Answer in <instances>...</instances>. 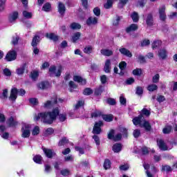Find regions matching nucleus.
I'll return each instance as SVG.
<instances>
[{
  "instance_id": "nucleus-1",
  "label": "nucleus",
  "mask_w": 177,
  "mask_h": 177,
  "mask_svg": "<svg viewBox=\"0 0 177 177\" xmlns=\"http://www.w3.org/2000/svg\"><path fill=\"white\" fill-rule=\"evenodd\" d=\"M59 113V107H55L51 111L42 112L35 115L34 120L35 121L41 120L44 124H53Z\"/></svg>"
},
{
  "instance_id": "nucleus-2",
  "label": "nucleus",
  "mask_w": 177,
  "mask_h": 177,
  "mask_svg": "<svg viewBox=\"0 0 177 177\" xmlns=\"http://www.w3.org/2000/svg\"><path fill=\"white\" fill-rule=\"evenodd\" d=\"M133 124L134 125H140L141 128H145L146 131H150L151 129L150 123L145 120L142 114L133 119Z\"/></svg>"
},
{
  "instance_id": "nucleus-3",
  "label": "nucleus",
  "mask_w": 177,
  "mask_h": 177,
  "mask_svg": "<svg viewBox=\"0 0 177 177\" xmlns=\"http://www.w3.org/2000/svg\"><path fill=\"white\" fill-rule=\"evenodd\" d=\"M62 71H63V66L62 65L57 67L53 65L49 68L48 74L50 77H60L62 75Z\"/></svg>"
},
{
  "instance_id": "nucleus-4",
  "label": "nucleus",
  "mask_w": 177,
  "mask_h": 177,
  "mask_svg": "<svg viewBox=\"0 0 177 177\" xmlns=\"http://www.w3.org/2000/svg\"><path fill=\"white\" fill-rule=\"evenodd\" d=\"M30 130H31V124L24 123L21 129L22 138H30V135L31 134L30 131Z\"/></svg>"
},
{
  "instance_id": "nucleus-5",
  "label": "nucleus",
  "mask_w": 177,
  "mask_h": 177,
  "mask_svg": "<svg viewBox=\"0 0 177 177\" xmlns=\"http://www.w3.org/2000/svg\"><path fill=\"white\" fill-rule=\"evenodd\" d=\"M102 127H103V122L99 121L95 122L93 129V133H95V135L100 134L102 132Z\"/></svg>"
},
{
  "instance_id": "nucleus-6",
  "label": "nucleus",
  "mask_w": 177,
  "mask_h": 177,
  "mask_svg": "<svg viewBox=\"0 0 177 177\" xmlns=\"http://www.w3.org/2000/svg\"><path fill=\"white\" fill-rule=\"evenodd\" d=\"M17 57V53L15 50H10L6 55V60L7 62H13V60H16Z\"/></svg>"
},
{
  "instance_id": "nucleus-7",
  "label": "nucleus",
  "mask_w": 177,
  "mask_h": 177,
  "mask_svg": "<svg viewBox=\"0 0 177 177\" xmlns=\"http://www.w3.org/2000/svg\"><path fill=\"white\" fill-rule=\"evenodd\" d=\"M122 138V135L121 133H118L117 135L114 136V130H111L108 134V138L112 139L115 140V142H118V140H121Z\"/></svg>"
},
{
  "instance_id": "nucleus-8",
  "label": "nucleus",
  "mask_w": 177,
  "mask_h": 177,
  "mask_svg": "<svg viewBox=\"0 0 177 177\" xmlns=\"http://www.w3.org/2000/svg\"><path fill=\"white\" fill-rule=\"evenodd\" d=\"M56 103H57V100H48L44 103L43 107L44 109H52V107H55Z\"/></svg>"
},
{
  "instance_id": "nucleus-9",
  "label": "nucleus",
  "mask_w": 177,
  "mask_h": 177,
  "mask_svg": "<svg viewBox=\"0 0 177 177\" xmlns=\"http://www.w3.org/2000/svg\"><path fill=\"white\" fill-rule=\"evenodd\" d=\"M158 146L160 150L165 151L167 150H171V148H169L167 146V144L162 140H157Z\"/></svg>"
},
{
  "instance_id": "nucleus-10",
  "label": "nucleus",
  "mask_w": 177,
  "mask_h": 177,
  "mask_svg": "<svg viewBox=\"0 0 177 177\" xmlns=\"http://www.w3.org/2000/svg\"><path fill=\"white\" fill-rule=\"evenodd\" d=\"M99 19L97 17H90L86 20L87 26H96Z\"/></svg>"
},
{
  "instance_id": "nucleus-11",
  "label": "nucleus",
  "mask_w": 177,
  "mask_h": 177,
  "mask_svg": "<svg viewBox=\"0 0 177 177\" xmlns=\"http://www.w3.org/2000/svg\"><path fill=\"white\" fill-rule=\"evenodd\" d=\"M18 94L19 90L17 88H12L10 91V100L15 102L17 99Z\"/></svg>"
},
{
  "instance_id": "nucleus-12",
  "label": "nucleus",
  "mask_w": 177,
  "mask_h": 177,
  "mask_svg": "<svg viewBox=\"0 0 177 177\" xmlns=\"http://www.w3.org/2000/svg\"><path fill=\"white\" fill-rule=\"evenodd\" d=\"M18 18H19V12H17V11H15L12 13L10 14L8 17V20L10 23H15Z\"/></svg>"
},
{
  "instance_id": "nucleus-13",
  "label": "nucleus",
  "mask_w": 177,
  "mask_h": 177,
  "mask_svg": "<svg viewBox=\"0 0 177 177\" xmlns=\"http://www.w3.org/2000/svg\"><path fill=\"white\" fill-rule=\"evenodd\" d=\"M159 15L160 20H162V21H165V19H167V15H165V6H162L159 8Z\"/></svg>"
},
{
  "instance_id": "nucleus-14",
  "label": "nucleus",
  "mask_w": 177,
  "mask_h": 177,
  "mask_svg": "<svg viewBox=\"0 0 177 177\" xmlns=\"http://www.w3.org/2000/svg\"><path fill=\"white\" fill-rule=\"evenodd\" d=\"M43 151L45 153L46 156L48 157V158H52V157H53V156L56 154L55 151H53V150L46 148H44Z\"/></svg>"
},
{
  "instance_id": "nucleus-15",
  "label": "nucleus",
  "mask_w": 177,
  "mask_h": 177,
  "mask_svg": "<svg viewBox=\"0 0 177 177\" xmlns=\"http://www.w3.org/2000/svg\"><path fill=\"white\" fill-rule=\"evenodd\" d=\"M73 81L78 82V84H81V85H85V84H86V80L78 75H75L73 77Z\"/></svg>"
},
{
  "instance_id": "nucleus-16",
  "label": "nucleus",
  "mask_w": 177,
  "mask_h": 177,
  "mask_svg": "<svg viewBox=\"0 0 177 177\" xmlns=\"http://www.w3.org/2000/svg\"><path fill=\"white\" fill-rule=\"evenodd\" d=\"M119 52H120L122 55H124V56H127V57H132V53L125 48H120Z\"/></svg>"
},
{
  "instance_id": "nucleus-17",
  "label": "nucleus",
  "mask_w": 177,
  "mask_h": 177,
  "mask_svg": "<svg viewBox=\"0 0 177 177\" xmlns=\"http://www.w3.org/2000/svg\"><path fill=\"white\" fill-rule=\"evenodd\" d=\"M50 86V84L48 82H41L37 84V88L39 89H48Z\"/></svg>"
},
{
  "instance_id": "nucleus-18",
  "label": "nucleus",
  "mask_w": 177,
  "mask_h": 177,
  "mask_svg": "<svg viewBox=\"0 0 177 177\" xmlns=\"http://www.w3.org/2000/svg\"><path fill=\"white\" fill-rule=\"evenodd\" d=\"M6 129L5 126H0V135L3 139H8L9 138V133L3 132Z\"/></svg>"
},
{
  "instance_id": "nucleus-19",
  "label": "nucleus",
  "mask_w": 177,
  "mask_h": 177,
  "mask_svg": "<svg viewBox=\"0 0 177 177\" xmlns=\"http://www.w3.org/2000/svg\"><path fill=\"white\" fill-rule=\"evenodd\" d=\"M158 55L162 60L167 59V50L164 48L159 50Z\"/></svg>"
},
{
  "instance_id": "nucleus-20",
  "label": "nucleus",
  "mask_w": 177,
  "mask_h": 177,
  "mask_svg": "<svg viewBox=\"0 0 177 177\" xmlns=\"http://www.w3.org/2000/svg\"><path fill=\"white\" fill-rule=\"evenodd\" d=\"M58 12L61 15V16H63L66 12V6L63 3L59 2L58 3Z\"/></svg>"
},
{
  "instance_id": "nucleus-21",
  "label": "nucleus",
  "mask_w": 177,
  "mask_h": 177,
  "mask_svg": "<svg viewBox=\"0 0 177 177\" xmlns=\"http://www.w3.org/2000/svg\"><path fill=\"white\" fill-rule=\"evenodd\" d=\"M138 24H132L129 27L127 28V32H132V31H136L138 30Z\"/></svg>"
},
{
  "instance_id": "nucleus-22",
  "label": "nucleus",
  "mask_w": 177,
  "mask_h": 177,
  "mask_svg": "<svg viewBox=\"0 0 177 177\" xmlns=\"http://www.w3.org/2000/svg\"><path fill=\"white\" fill-rule=\"evenodd\" d=\"M46 37L48 38V39H51L52 41H54L55 42L59 39V37L54 33H47L46 35Z\"/></svg>"
},
{
  "instance_id": "nucleus-23",
  "label": "nucleus",
  "mask_w": 177,
  "mask_h": 177,
  "mask_svg": "<svg viewBox=\"0 0 177 177\" xmlns=\"http://www.w3.org/2000/svg\"><path fill=\"white\" fill-rule=\"evenodd\" d=\"M146 23L147 26H153V15L148 14L146 18Z\"/></svg>"
},
{
  "instance_id": "nucleus-24",
  "label": "nucleus",
  "mask_w": 177,
  "mask_h": 177,
  "mask_svg": "<svg viewBox=\"0 0 177 177\" xmlns=\"http://www.w3.org/2000/svg\"><path fill=\"white\" fill-rule=\"evenodd\" d=\"M122 149V145L121 144L116 143L113 146V151L114 153H120Z\"/></svg>"
},
{
  "instance_id": "nucleus-25",
  "label": "nucleus",
  "mask_w": 177,
  "mask_h": 177,
  "mask_svg": "<svg viewBox=\"0 0 177 177\" xmlns=\"http://www.w3.org/2000/svg\"><path fill=\"white\" fill-rule=\"evenodd\" d=\"M101 53L104 55V56H113V50H109V49H102L101 50Z\"/></svg>"
},
{
  "instance_id": "nucleus-26",
  "label": "nucleus",
  "mask_w": 177,
  "mask_h": 177,
  "mask_svg": "<svg viewBox=\"0 0 177 177\" xmlns=\"http://www.w3.org/2000/svg\"><path fill=\"white\" fill-rule=\"evenodd\" d=\"M7 124L9 127H16V125H17V121L15 120V119L11 117L7 121Z\"/></svg>"
},
{
  "instance_id": "nucleus-27",
  "label": "nucleus",
  "mask_w": 177,
  "mask_h": 177,
  "mask_svg": "<svg viewBox=\"0 0 177 177\" xmlns=\"http://www.w3.org/2000/svg\"><path fill=\"white\" fill-rule=\"evenodd\" d=\"M111 62H110V59H107L105 62V66L104 67V70L105 73H110Z\"/></svg>"
},
{
  "instance_id": "nucleus-28",
  "label": "nucleus",
  "mask_w": 177,
  "mask_h": 177,
  "mask_svg": "<svg viewBox=\"0 0 177 177\" xmlns=\"http://www.w3.org/2000/svg\"><path fill=\"white\" fill-rule=\"evenodd\" d=\"M80 37H81V32H75L72 35V41L75 43L77 42V41H78V39H80Z\"/></svg>"
},
{
  "instance_id": "nucleus-29",
  "label": "nucleus",
  "mask_w": 177,
  "mask_h": 177,
  "mask_svg": "<svg viewBox=\"0 0 177 177\" xmlns=\"http://www.w3.org/2000/svg\"><path fill=\"white\" fill-rule=\"evenodd\" d=\"M131 17L134 23H138L139 21V15L136 12H133L131 15Z\"/></svg>"
},
{
  "instance_id": "nucleus-30",
  "label": "nucleus",
  "mask_w": 177,
  "mask_h": 177,
  "mask_svg": "<svg viewBox=\"0 0 177 177\" xmlns=\"http://www.w3.org/2000/svg\"><path fill=\"white\" fill-rule=\"evenodd\" d=\"M50 9H52V6L50 4V3H46L43 6L41 10H44V12H50Z\"/></svg>"
},
{
  "instance_id": "nucleus-31",
  "label": "nucleus",
  "mask_w": 177,
  "mask_h": 177,
  "mask_svg": "<svg viewBox=\"0 0 177 177\" xmlns=\"http://www.w3.org/2000/svg\"><path fill=\"white\" fill-rule=\"evenodd\" d=\"M102 118L104 121H106V122H111V121H113L114 117L113 115H102Z\"/></svg>"
},
{
  "instance_id": "nucleus-32",
  "label": "nucleus",
  "mask_w": 177,
  "mask_h": 177,
  "mask_svg": "<svg viewBox=\"0 0 177 177\" xmlns=\"http://www.w3.org/2000/svg\"><path fill=\"white\" fill-rule=\"evenodd\" d=\"M33 161H35L36 164H42V156L36 155L33 158Z\"/></svg>"
},
{
  "instance_id": "nucleus-33",
  "label": "nucleus",
  "mask_w": 177,
  "mask_h": 177,
  "mask_svg": "<svg viewBox=\"0 0 177 177\" xmlns=\"http://www.w3.org/2000/svg\"><path fill=\"white\" fill-rule=\"evenodd\" d=\"M158 89V86H157L156 84H149L147 86V90L149 91V92H154V91H157Z\"/></svg>"
},
{
  "instance_id": "nucleus-34",
  "label": "nucleus",
  "mask_w": 177,
  "mask_h": 177,
  "mask_svg": "<svg viewBox=\"0 0 177 177\" xmlns=\"http://www.w3.org/2000/svg\"><path fill=\"white\" fill-rule=\"evenodd\" d=\"M39 42V36H35L32 39L31 46H37L38 45V43Z\"/></svg>"
},
{
  "instance_id": "nucleus-35",
  "label": "nucleus",
  "mask_w": 177,
  "mask_h": 177,
  "mask_svg": "<svg viewBox=\"0 0 177 177\" xmlns=\"http://www.w3.org/2000/svg\"><path fill=\"white\" fill-rule=\"evenodd\" d=\"M61 175L63 176H68L71 175V171L68 169H64L61 170Z\"/></svg>"
},
{
  "instance_id": "nucleus-36",
  "label": "nucleus",
  "mask_w": 177,
  "mask_h": 177,
  "mask_svg": "<svg viewBox=\"0 0 177 177\" xmlns=\"http://www.w3.org/2000/svg\"><path fill=\"white\" fill-rule=\"evenodd\" d=\"M29 103L32 104V106H38V104H39L38 99L34 98V97L30 98Z\"/></svg>"
},
{
  "instance_id": "nucleus-37",
  "label": "nucleus",
  "mask_w": 177,
  "mask_h": 177,
  "mask_svg": "<svg viewBox=\"0 0 177 177\" xmlns=\"http://www.w3.org/2000/svg\"><path fill=\"white\" fill-rule=\"evenodd\" d=\"M113 2H114V0H108L104 5V8H105V9H110V8L113 6Z\"/></svg>"
},
{
  "instance_id": "nucleus-38",
  "label": "nucleus",
  "mask_w": 177,
  "mask_h": 177,
  "mask_svg": "<svg viewBox=\"0 0 177 177\" xmlns=\"http://www.w3.org/2000/svg\"><path fill=\"white\" fill-rule=\"evenodd\" d=\"M85 104V102L83 100L78 101L77 103L75 105V110H78L80 107H82Z\"/></svg>"
},
{
  "instance_id": "nucleus-39",
  "label": "nucleus",
  "mask_w": 177,
  "mask_h": 177,
  "mask_svg": "<svg viewBox=\"0 0 177 177\" xmlns=\"http://www.w3.org/2000/svg\"><path fill=\"white\" fill-rule=\"evenodd\" d=\"M70 27L72 30H80V28H81V25L77 23H73L71 24Z\"/></svg>"
},
{
  "instance_id": "nucleus-40",
  "label": "nucleus",
  "mask_w": 177,
  "mask_h": 177,
  "mask_svg": "<svg viewBox=\"0 0 177 177\" xmlns=\"http://www.w3.org/2000/svg\"><path fill=\"white\" fill-rule=\"evenodd\" d=\"M160 81V74L156 73L155 75L152 77V82L153 84H157Z\"/></svg>"
},
{
  "instance_id": "nucleus-41",
  "label": "nucleus",
  "mask_w": 177,
  "mask_h": 177,
  "mask_svg": "<svg viewBox=\"0 0 177 177\" xmlns=\"http://www.w3.org/2000/svg\"><path fill=\"white\" fill-rule=\"evenodd\" d=\"M161 44L162 42L160 40L153 41L152 44V49H156V48H158V46H161Z\"/></svg>"
},
{
  "instance_id": "nucleus-42",
  "label": "nucleus",
  "mask_w": 177,
  "mask_h": 177,
  "mask_svg": "<svg viewBox=\"0 0 177 177\" xmlns=\"http://www.w3.org/2000/svg\"><path fill=\"white\" fill-rule=\"evenodd\" d=\"M3 74L6 75V77H10L12 75V71L8 68H6L3 71Z\"/></svg>"
},
{
  "instance_id": "nucleus-43",
  "label": "nucleus",
  "mask_w": 177,
  "mask_h": 177,
  "mask_svg": "<svg viewBox=\"0 0 177 177\" xmlns=\"http://www.w3.org/2000/svg\"><path fill=\"white\" fill-rule=\"evenodd\" d=\"M23 16L26 19H31L32 17V13L25 10L23 12Z\"/></svg>"
},
{
  "instance_id": "nucleus-44",
  "label": "nucleus",
  "mask_w": 177,
  "mask_h": 177,
  "mask_svg": "<svg viewBox=\"0 0 177 177\" xmlns=\"http://www.w3.org/2000/svg\"><path fill=\"white\" fill-rule=\"evenodd\" d=\"M111 167V162L109 160H105L104 163V168L105 169H110V167Z\"/></svg>"
},
{
  "instance_id": "nucleus-45",
  "label": "nucleus",
  "mask_w": 177,
  "mask_h": 177,
  "mask_svg": "<svg viewBox=\"0 0 177 177\" xmlns=\"http://www.w3.org/2000/svg\"><path fill=\"white\" fill-rule=\"evenodd\" d=\"M38 75H39V73H38V71H35L31 72L30 77H31L32 80H35L36 79L38 78Z\"/></svg>"
},
{
  "instance_id": "nucleus-46",
  "label": "nucleus",
  "mask_w": 177,
  "mask_h": 177,
  "mask_svg": "<svg viewBox=\"0 0 177 177\" xmlns=\"http://www.w3.org/2000/svg\"><path fill=\"white\" fill-rule=\"evenodd\" d=\"M1 99H8V88L3 90V93L0 96Z\"/></svg>"
},
{
  "instance_id": "nucleus-47",
  "label": "nucleus",
  "mask_w": 177,
  "mask_h": 177,
  "mask_svg": "<svg viewBox=\"0 0 177 177\" xmlns=\"http://www.w3.org/2000/svg\"><path fill=\"white\" fill-rule=\"evenodd\" d=\"M171 131L172 127L171 126H167L163 129L162 132L163 133H170Z\"/></svg>"
},
{
  "instance_id": "nucleus-48",
  "label": "nucleus",
  "mask_w": 177,
  "mask_h": 177,
  "mask_svg": "<svg viewBox=\"0 0 177 177\" xmlns=\"http://www.w3.org/2000/svg\"><path fill=\"white\" fill-rule=\"evenodd\" d=\"M120 103L123 106L127 104V99L124 97L123 95H121L120 97Z\"/></svg>"
},
{
  "instance_id": "nucleus-49",
  "label": "nucleus",
  "mask_w": 177,
  "mask_h": 177,
  "mask_svg": "<svg viewBox=\"0 0 177 177\" xmlns=\"http://www.w3.org/2000/svg\"><path fill=\"white\" fill-rule=\"evenodd\" d=\"M119 68L121 70V71H124V68H127V62H121L119 64Z\"/></svg>"
},
{
  "instance_id": "nucleus-50",
  "label": "nucleus",
  "mask_w": 177,
  "mask_h": 177,
  "mask_svg": "<svg viewBox=\"0 0 177 177\" xmlns=\"http://www.w3.org/2000/svg\"><path fill=\"white\" fill-rule=\"evenodd\" d=\"M39 133V127H35L32 131V135L33 136H37Z\"/></svg>"
},
{
  "instance_id": "nucleus-51",
  "label": "nucleus",
  "mask_w": 177,
  "mask_h": 177,
  "mask_svg": "<svg viewBox=\"0 0 177 177\" xmlns=\"http://www.w3.org/2000/svg\"><path fill=\"white\" fill-rule=\"evenodd\" d=\"M83 93H84V95H92V93H93V91L92 89H91L90 88H87L86 89H84Z\"/></svg>"
},
{
  "instance_id": "nucleus-52",
  "label": "nucleus",
  "mask_w": 177,
  "mask_h": 177,
  "mask_svg": "<svg viewBox=\"0 0 177 177\" xmlns=\"http://www.w3.org/2000/svg\"><path fill=\"white\" fill-rule=\"evenodd\" d=\"M66 143H68V140H67L66 138H64L59 141V146H64V145H66Z\"/></svg>"
},
{
  "instance_id": "nucleus-53",
  "label": "nucleus",
  "mask_w": 177,
  "mask_h": 177,
  "mask_svg": "<svg viewBox=\"0 0 177 177\" xmlns=\"http://www.w3.org/2000/svg\"><path fill=\"white\" fill-rule=\"evenodd\" d=\"M93 13L97 17H99L100 16V8L98 7H96L93 9Z\"/></svg>"
},
{
  "instance_id": "nucleus-54",
  "label": "nucleus",
  "mask_w": 177,
  "mask_h": 177,
  "mask_svg": "<svg viewBox=\"0 0 177 177\" xmlns=\"http://www.w3.org/2000/svg\"><path fill=\"white\" fill-rule=\"evenodd\" d=\"M5 3H6V0H0V11L4 10Z\"/></svg>"
},
{
  "instance_id": "nucleus-55",
  "label": "nucleus",
  "mask_w": 177,
  "mask_h": 177,
  "mask_svg": "<svg viewBox=\"0 0 177 177\" xmlns=\"http://www.w3.org/2000/svg\"><path fill=\"white\" fill-rule=\"evenodd\" d=\"M92 50H93V48H92V46H86L84 49V53H87V54L92 53Z\"/></svg>"
},
{
  "instance_id": "nucleus-56",
  "label": "nucleus",
  "mask_w": 177,
  "mask_h": 177,
  "mask_svg": "<svg viewBox=\"0 0 177 177\" xmlns=\"http://www.w3.org/2000/svg\"><path fill=\"white\" fill-rule=\"evenodd\" d=\"M100 115H102V112L99 111H96L91 114L92 118H96V117H100Z\"/></svg>"
},
{
  "instance_id": "nucleus-57",
  "label": "nucleus",
  "mask_w": 177,
  "mask_h": 177,
  "mask_svg": "<svg viewBox=\"0 0 177 177\" xmlns=\"http://www.w3.org/2000/svg\"><path fill=\"white\" fill-rule=\"evenodd\" d=\"M59 121L63 122L66 121V120L67 118V115H66V113H62L59 115Z\"/></svg>"
},
{
  "instance_id": "nucleus-58",
  "label": "nucleus",
  "mask_w": 177,
  "mask_h": 177,
  "mask_svg": "<svg viewBox=\"0 0 177 177\" xmlns=\"http://www.w3.org/2000/svg\"><path fill=\"white\" fill-rule=\"evenodd\" d=\"M133 75H142V69L137 68L133 71Z\"/></svg>"
},
{
  "instance_id": "nucleus-59",
  "label": "nucleus",
  "mask_w": 177,
  "mask_h": 177,
  "mask_svg": "<svg viewBox=\"0 0 177 177\" xmlns=\"http://www.w3.org/2000/svg\"><path fill=\"white\" fill-rule=\"evenodd\" d=\"M162 171H166V172H171V171H172V168H171L168 165L162 166Z\"/></svg>"
},
{
  "instance_id": "nucleus-60",
  "label": "nucleus",
  "mask_w": 177,
  "mask_h": 177,
  "mask_svg": "<svg viewBox=\"0 0 177 177\" xmlns=\"http://www.w3.org/2000/svg\"><path fill=\"white\" fill-rule=\"evenodd\" d=\"M133 135L134 138H139V136H140V130H139V129L134 130Z\"/></svg>"
},
{
  "instance_id": "nucleus-61",
  "label": "nucleus",
  "mask_w": 177,
  "mask_h": 177,
  "mask_svg": "<svg viewBox=\"0 0 177 177\" xmlns=\"http://www.w3.org/2000/svg\"><path fill=\"white\" fill-rule=\"evenodd\" d=\"M100 81H101L102 84H106L107 82V76L102 75L100 77Z\"/></svg>"
},
{
  "instance_id": "nucleus-62",
  "label": "nucleus",
  "mask_w": 177,
  "mask_h": 177,
  "mask_svg": "<svg viewBox=\"0 0 177 177\" xmlns=\"http://www.w3.org/2000/svg\"><path fill=\"white\" fill-rule=\"evenodd\" d=\"M18 42H19V36L13 37L12 40V44L13 45H17Z\"/></svg>"
},
{
  "instance_id": "nucleus-63",
  "label": "nucleus",
  "mask_w": 177,
  "mask_h": 177,
  "mask_svg": "<svg viewBox=\"0 0 177 177\" xmlns=\"http://www.w3.org/2000/svg\"><path fill=\"white\" fill-rule=\"evenodd\" d=\"M24 73V66H21V68L17 69V73L19 75H21Z\"/></svg>"
},
{
  "instance_id": "nucleus-64",
  "label": "nucleus",
  "mask_w": 177,
  "mask_h": 177,
  "mask_svg": "<svg viewBox=\"0 0 177 177\" xmlns=\"http://www.w3.org/2000/svg\"><path fill=\"white\" fill-rule=\"evenodd\" d=\"M150 45V41L147 39H145L141 42V46H147Z\"/></svg>"
}]
</instances>
